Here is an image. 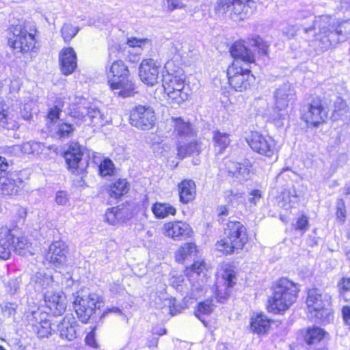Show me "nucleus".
Masks as SVG:
<instances>
[{
    "label": "nucleus",
    "mask_w": 350,
    "mask_h": 350,
    "mask_svg": "<svg viewBox=\"0 0 350 350\" xmlns=\"http://www.w3.org/2000/svg\"><path fill=\"white\" fill-rule=\"evenodd\" d=\"M314 28L319 29L315 36L316 40L319 42V46L323 50L350 37V19L336 26L334 18L327 15L321 16L315 19Z\"/></svg>",
    "instance_id": "f257e3e1"
},
{
    "label": "nucleus",
    "mask_w": 350,
    "mask_h": 350,
    "mask_svg": "<svg viewBox=\"0 0 350 350\" xmlns=\"http://www.w3.org/2000/svg\"><path fill=\"white\" fill-rule=\"evenodd\" d=\"M334 319L332 296L317 288L308 291V320L326 324Z\"/></svg>",
    "instance_id": "f03ea898"
},
{
    "label": "nucleus",
    "mask_w": 350,
    "mask_h": 350,
    "mask_svg": "<svg viewBox=\"0 0 350 350\" xmlns=\"http://www.w3.org/2000/svg\"><path fill=\"white\" fill-rule=\"evenodd\" d=\"M16 230L7 227L0 228V258L8 259L12 251L22 255L33 254L32 244L26 237H16Z\"/></svg>",
    "instance_id": "7ed1b4c3"
},
{
    "label": "nucleus",
    "mask_w": 350,
    "mask_h": 350,
    "mask_svg": "<svg viewBox=\"0 0 350 350\" xmlns=\"http://www.w3.org/2000/svg\"><path fill=\"white\" fill-rule=\"evenodd\" d=\"M299 289L287 278H281L275 288L273 296L269 299V311L278 314L288 309L296 301Z\"/></svg>",
    "instance_id": "20e7f679"
},
{
    "label": "nucleus",
    "mask_w": 350,
    "mask_h": 350,
    "mask_svg": "<svg viewBox=\"0 0 350 350\" xmlns=\"http://www.w3.org/2000/svg\"><path fill=\"white\" fill-rule=\"evenodd\" d=\"M225 234L226 237L215 244L216 249L225 254H230L234 250L242 249L248 240L246 228L237 221L227 223Z\"/></svg>",
    "instance_id": "39448f33"
},
{
    "label": "nucleus",
    "mask_w": 350,
    "mask_h": 350,
    "mask_svg": "<svg viewBox=\"0 0 350 350\" xmlns=\"http://www.w3.org/2000/svg\"><path fill=\"white\" fill-rule=\"evenodd\" d=\"M36 30L28 29L22 25L10 28L8 33V45L14 54H25L31 52L36 45Z\"/></svg>",
    "instance_id": "423d86ee"
},
{
    "label": "nucleus",
    "mask_w": 350,
    "mask_h": 350,
    "mask_svg": "<svg viewBox=\"0 0 350 350\" xmlns=\"http://www.w3.org/2000/svg\"><path fill=\"white\" fill-rule=\"evenodd\" d=\"M29 309L25 312L27 325L31 327L39 338H48L51 335V323L47 312L40 310L33 301H27Z\"/></svg>",
    "instance_id": "0eeeda50"
},
{
    "label": "nucleus",
    "mask_w": 350,
    "mask_h": 350,
    "mask_svg": "<svg viewBox=\"0 0 350 350\" xmlns=\"http://www.w3.org/2000/svg\"><path fill=\"white\" fill-rule=\"evenodd\" d=\"M251 0H217L215 6L217 12L225 14L234 21H243L253 10Z\"/></svg>",
    "instance_id": "6e6552de"
},
{
    "label": "nucleus",
    "mask_w": 350,
    "mask_h": 350,
    "mask_svg": "<svg viewBox=\"0 0 350 350\" xmlns=\"http://www.w3.org/2000/svg\"><path fill=\"white\" fill-rule=\"evenodd\" d=\"M103 302L101 296L92 293L84 297L77 296L73 301V306L78 319L83 323H87L96 309L101 307Z\"/></svg>",
    "instance_id": "1a4fd4ad"
},
{
    "label": "nucleus",
    "mask_w": 350,
    "mask_h": 350,
    "mask_svg": "<svg viewBox=\"0 0 350 350\" xmlns=\"http://www.w3.org/2000/svg\"><path fill=\"white\" fill-rule=\"evenodd\" d=\"M227 76L230 85L239 92L245 90L254 80L250 68L239 65L238 62H233L228 67Z\"/></svg>",
    "instance_id": "9d476101"
},
{
    "label": "nucleus",
    "mask_w": 350,
    "mask_h": 350,
    "mask_svg": "<svg viewBox=\"0 0 350 350\" xmlns=\"http://www.w3.org/2000/svg\"><path fill=\"white\" fill-rule=\"evenodd\" d=\"M274 109L278 113V118L285 115V111L295 99V91L293 85L284 82L279 85L273 92Z\"/></svg>",
    "instance_id": "9b49d317"
},
{
    "label": "nucleus",
    "mask_w": 350,
    "mask_h": 350,
    "mask_svg": "<svg viewBox=\"0 0 350 350\" xmlns=\"http://www.w3.org/2000/svg\"><path fill=\"white\" fill-rule=\"evenodd\" d=\"M156 120L155 113L150 107L138 105L131 110L130 124L141 130H149L153 127Z\"/></svg>",
    "instance_id": "f8f14e48"
},
{
    "label": "nucleus",
    "mask_w": 350,
    "mask_h": 350,
    "mask_svg": "<svg viewBox=\"0 0 350 350\" xmlns=\"http://www.w3.org/2000/svg\"><path fill=\"white\" fill-rule=\"evenodd\" d=\"M247 142L250 148L260 154L271 157L274 153L275 144L273 140L258 132H252L247 139Z\"/></svg>",
    "instance_id": "ddd939ff"
},
{
    "label": "nucleus",
    "mask_w": 350,
    "mask_h": 350,
    "mask_svg": "<svg viewBox=\"0 0 350 350\" xmlns=\"http://www.w3.org/2000/svg\"><path fill=\"white\" fill-rule=\"evenodd\" d=\"M62 338L72 341L79 336L81 329L72 314H66L57 325Z\"/></svg>",
    "instance_id": "4468645a"
},
{
    "label": "nucleus",
    "mask_w": 350,
    "mask_h": 350,
    "mask_svg": "<svg viewBox=\"0 0 350 350\" xmlns=\"http://www.w3.org/2000/svg\"><path fill=\"white\" fill-rule=\"evenodd\" d=\"M159 67L152 59H144L139 68V76L141 81L149 85L153 86L158 83Z\"/></svg>",
    "instance_id": "2eb2a0df"
},
{
    "label": "nucleus",
    "mask_w": 350,
    "mask_h": 350,
    "mask_svg": "<svg viewBox=\"0 0 350 350\" xmlns=\"http://www.w3.org/2000/svg\"><path fill=\"white\" fill-rule=\"evenodd\" d=\"M230 53L234 59V62H238L241 66H248L255 61L253 53L245 46L244 40L235 42L230 47Z\"/></svg>",
    "instance_id": "dca6fc26"
},
{
    "label": "nucleus",
    "mask_w": 350,
    "mask_h": 350,
    "mask_svg": "<svg viewBox=\"0 0 350 350\" xmlns=\"http://www.w3.org/2000/svg\"><path fill=\"white\" fill-rule=\"evenodd\" d=\"M44 301L46 306L54 315L62 314L67 307L65 294L61 291H47L44 293Z\"/></svg>",
    "instance_id": "f3484780"
},
{
    "label": "nucleus",
    "mask_w": 350,
    "mask_h": 350,
    "mask_svg": "<svg viewBox=\"0 0 350 350\" xmlns=\"http://www.w3.org/2000/svg\"><path fill=\"white\" fill-rule=\"evenodd\" d=\"M236 283L234 270L226 269L221 274V278L217 282L216 295L218 301L223 302L230 294V288Z\"/></svg>",
    "instance_id": "a211bd4d"
},
{
    "label": "nucleus",
    "mask_w": 350,
    "mask_h": 350,
    "mask_svg": "<svg viewBox=\"0 0 350 350\" xmlns=\"http://www.w3.org/2000/svg\"><path fill=\"white\" fill-rule=\"evenodd\" d=\"M23 187V181L16 172L0 177V189L3 195H17Z\"/></svg>",
    "instance_id": "6ab92c4d"
},
{
    "label": "nucleus",
    "mask_w": 350,
    "mask_h": 350,
    "mask_svg": "<svg viewBox=\"0 0 350 350\" xmlns=\"http://www.w3.org/2000/svg\"><path fill=\"white\" fill-rule=\"evenodd\" d=\"M78 117L87 118L94 126H103L105 120L98 107L90 103L83 102L78 107Z\"/></svg>",
    "instance_id": "aec40b11"
},
{
    "label": "nucleus",
    "mask_w": 350,
    "mask_h": 350,
    "mask_svg": "<svg viewBox=\"0 0 350 350\" xmlns=\"http://www.w3.org/2000/svg\"><path fill=\"white\" fill-rule=\"evenodd\" d=\"M164 234L174 240L185 239L192 232L189 225L183 221L168 222L164 225Z\"/></svg>",
    "instance_id": "412c9836"
},
{
    "label": "nucleus",
    "mask_w": 350,
    "mask_h": 350,
    "mask_svg": "<svg viewBox=\"0 0 350 350\" xmlns=\"http://www.w3.org/2000/svg\"><path fill=\"white\" fill-rule=\"evenodd\" d=\"M308 113L310 116H308V123L310 122L313 126H317L327 118L328 111L327 107L317 97L310 103Z\"/></svg>",
    "instance_id": "4be33fe9"
},
{
    "label": "nucleus",
    "mask_w": 350,
    "mask_h": 350,
    "mask_svg": "<svg viewBox=\"0 0 350 350\" xmlns=\"http://www.w3.org/2000/svg\"><path fill=\"white\" fill-rule=\"evenodd\" d=\"M67 250L65 244L61 241H55L49 246L46 258L54 266L64 265L66 261Z\"/></svg>",
    "instance_id": "5701e85b"
},
{
    "label": "nucleus",
    "mask_w": 350,
    "mask_h": 350,
    "mask_svg": "<svg viewBox=\"0 0 350 350\" xmlns=\"http://www.w3.org/2000/svg\"><path fill=\"white\" fill-rule=\"evenodd\" d=\"M82 156L81 147L78 144L70 146L64 154L66 162L68 166V169L72 172L79 170L82 171L85 167L82 164Z\"/></svg>",
    "instance_id": "b1692460"
},
{
    "label": "nucleus",
    "mask_w": 350,
    "mask_h": 350,
    "mask_svg": "<svg viewBox=\"0 0 350 350\" xmlns=\"http://www.w3.org/2000/svg\"><path fill=\"white\" fill-rule=\"evenodd\" d=\"M110 88L115 94L122 98L133 96L135 94V86L132 81L126 78L109 80Z\"/></svg>",
    "instance_id": "393cba45"
},
{
    "label": "nucleus",
    "mask_w": 350,
    "mask_h": 350,
    "mask_svg": "<svg viewBox=\"0 0 350 350\" xmlns=\"http://www.w3.org/2000/svg\"><path fill=\"white\" fill-rule=\"evenodd\" d=\"M59 61L62 72L70 75L77 67V55L72 48H66L59 53Z\"/></svg>",
    "instance_id": "a878e982"
},
{
    "label": "nucleus",
    "mask_w": 350,
    "mask_h": 350,
    "mask_svg": "<svg viewBox=\"0 0 350 350\" xmlns=\"http://www.w3.org/2000/svg\"><path fill=\"white\" fill-rule=\"evenodd\" d=\"M226 167L228 174L238 180L242 181L250 178V169L248 162L240 163L232 161H228L226 163Z\"/></svg>",
    "instance_id": "bb28decb"
},
{
    "label": "nucleus",
    "mask_w": 350,
    "mask_h": 350,
    "mask_svg": "<svg viewBox=\"0 0 350 350\" xmlns=\"http://www.w3.org/2000/svg\"><path fill=\"white\" fill-rule=\"evenodd\" d=\"M178 187L181 202L187 204L195 198L196 189V184L193 180H184L178 184Z\"/></svg>",
    "instance_id": "cd10ccee"
},
{
    "label": "nucleus",
    "mask_w": 350,
    "mask_h": 350,
    "mask_svg": "<svg viewBox=\"0 0 350 350\" xmlns=\"http://www.w3.org/2000/svg\"><path fill=\"white\" fill-rule=\"evenodd\" d=\"M271 327L269 319L262 314L254 315L250 319V331L254 334H267Z\"/></svg>",
    "instance_id": "c85d7f7f"
},
{
    "label": "nucleus",
    "mask_w": 350,
    "mask_h": 350,
    "mask_svg": "<svg viewBox=\"0 0 350 350\" xmlns=\"http://www.w3.org/2000/svg\"><path fill=\"white\" fill-rule=\"evenodd\" d=\"M162 81L164 92H170L173 90H181L185 88L184 81L180 77L173 75L168 72L163 75Z\"/></svg>",
    "instance_id": "c756f323"
},
{
    "label": "nucleus",
    "mask_w": 350,
    "mask_h": 350,
    "mask_svg": "<svg viewBox=\"0 0 350 350\" xmlns=\"http://www.w3.org/2000/svg\"><path fill=\"white\" fill-rule=\"evenodd\" d=\"M177 136L186 137L193 135V129L189 122H185L180 118H172L170 120Z\"/></svg>",
    "instance_id": "7c9ffc66"
},
{
    "label": "nucleus",
    "mask_w": 350,
    "mask_h": 350,
    "mask_svg": "<svg viewBox=\"0 0 350 350\" xmlns=\"http://www.w3.org/2000/svg\"><path fill=\"white\" fill-rule=\"evenodd\" d=\"M31 282L36 291H42L53 285V280L49 274L37 272L31 277Z\"/></svg>",
    "instance_id": "2f4dec72"
},
{
    "label": "nucleus",
    "mask_w": 350,
    "mask_h": 350,
    "mask_svg": "<svg viewBox=\"0 0 350 350\" xmlns=\"http://www.w3.org/2000/svg\"><path fill=\"white\" fill-rule=\"evenodd\" d=\"M125 211L119 206L109 208L105 213V220L109 224L116 225L124 221Z\"/></svg>",
    "instance_id": "473e14b6"
},
{
    "label": "nucleus",
    "mask_w": 350,
    "mask_h": 350,
    "mask_svg": "<svg viewBox=\"0 0 350 350\" xmlns=\"http://www.w3.org/2000/svg\"><path fill=\"white\" fill-rule=\"evenodd\" d=\"M109 72L113 76L112 79H116V81L126 78L129 75L128 67L122 60L114 61L110 67Z\"/></svg>",
    "instance_id": "72a5a7b5"
},
{
    "label": "nucleus",
    "mask_w": 350,
    "mask_h": 350,
    "mask_svg": "<svg viewBox=\"0 0 350 350\" xmlns=\"http://www.w3.org/2000/svg\"><path fill=\"white\" fill-rule=\"evenodd\" d=\"M152 211L157 218H164L168 215H174L176 210L171 204L167 203H155L152 207Z\"/></svg>",
    "instance_id": "f704fd0d"
},
{
    "label": "nucleus",
    "mask_w": 350,
    "mask_h": 350,
    "mask_svg": "<svg viewBox=\"0 0 350 350\" xmlns=\"http://www.w3.org/2000/svg\"><path fill=\"white\" fill-rule=\"evenodd\" d=\"M213 143L215 150L217 153H221L230 144L229 135L226 133L215 131L213 133Z\"/></svg>",
    "instance_id": "c9c22d12"
},
{
    "label": "nucleus",
    "mask_w": 350,
    "mask_h": 350,
    "mask_svg": "<svg viewBox=\"0 0 350 350\" xmlns=\"http://www.w3.org/2000/svg\"><path fill=\"white\" fill-rule=\"evenodd\" d=\"M129 184L126 179H118L112 183L109 191V196L113 198H118L129 191Z\"/></svg>",
    "instance_id": "e433bc0d"
},
{
    "label": "nucleus",
    "mask_w": 350,
    "mask_h": 350,
    "mask_svg": "<svg viewBox=\"0 0 350 350\" xmlns=\"http://www.w3.org/2000/svg\"><path fill=\"white\" fill-rule=\"evenodd\" d=\"M177 150L179 157L183 159L191 154H198L201 151V145L196 142H193L185 146H178Z\"/></svg>",
    "instance_id": "4c0bfd02"
},
{
    "label": "nucleus",
    "mask_w": 350,
    "mask_h": 350,
    "mask_svg": "<svg viewBox=\"0 0 350 350\" xmlns=\"http://www.w3.org/2000/svg\"><path fill=\"white\" fill-rule=\"evenodd\" d=\"M213 310V305L211 301L206 300V301L201 302L198 304V308L195 312L196 317H198L204 325H206V321L202 319V315L210 314Z\"/></svg>",
    "instance_id": "58836bf2"
},
{
    "label": "nucleus",
    "mask_w": 350,
    "mask_h": 350,
    "mask_svg": "<svg viewBox=\"0 0 350 350\" xmlns=\"http://www.w3.org/2000/svg\"><path fill=\"white\" fill-rule=\"evenodd\" d=\"M167 96V99L172 104H180L186 100L189 95L185 92L184 89L181 90H173L170 92H165Z\"/></svg>",
    "instance_id": "ea45409f"
},
{
    "label": "nucleus",
    "mask_w": 350,
    "mask_h": 350,
    "mask_svg": "<svg viewBox=\"0 0 350 350\" xmlns=\"http://www.w3.org/2000/svg\"><path fill=\"white\" fill-rule=\"evenodd\" d=\"M340 297L346 302L350 301V278H342L338 283Z\"/></svg>",
    "instance_id": "a19ab883"
},
{
    "label": "nucleus",
    "mask_w": 350,
    "mask_h": 350,
    "mask_svg": "<svg viewBox=\"0 0 350 350\" xmlns=\"http://www.w3.org/2000/svg\"><path fill=\"white\" fill-rule=\"evenodd\" d=\"M348 111V107L345 100L338 97L334 104V110L332 118L336 120Z\"/></svg>",
    "instance_id": "79ce46f5"
},
{
    "label": "nucleus",
    "mask_w": 350,
    "mask_h": 350,
    "mask_svg": "<svg viewBox=\"0 0 350 350\" xmlns=\"http://www.w3.org/2000/svg\"><path fill=\"white\" fill-rule=\"evenodd\" d=\"M196 252V245L192 243H187L184 244L178 251L176 255V260L178 262L183 261L188 256Z\"/></svg>",
    "instance_id": "37998d69"
},
{
    "label": "nucleus",
    "mask_w": 350,
    "mask_h": 350,
    "mask_svg": "<svg viewBox=\"0 0 350 350\" xmlns=\"http://www.w3.org/2000/svg\"><path fill=\"white\" fill-rule=\"evenodd\" d=\"M325 335V331L320 327H313L312 329H308V345L320 342Z\"/></svg>",
    "instance_id": "c03bdc74"
},
{
    "label": "nucleus",
    "mask_w": 350,
    "mask_h": 350,
    "mask_svg": "<svg viewBox=\"0 0 350 350\" xmlns=\"http://www.w3.org/2000/svg\"><path fill=\"white\" fill-rule=\"evenodd\" d=\"M75 130V127L73 124L64 122L58 124L55 133L60 139H65L68 138Z\"/></svg>",
    "instance_id": "a18cd8bd"
},
{
    "label": "nucleus",
    "mask_w": 350,
    "mask_h": 350,
    "mask_svg": "<svg viewBox=\"0 0 350 350\" xmlns=\"http://www.w3.org/2000/svg\"><path fill=\"white\" fill-rule=\"evenodd\" d=\"M250 44L256 47L260 54L267 55L268 53L269 45L258 36H254L250 40Z\"/></svg>",
    "instance_id": "49530a36"
},
{
    "label": "nucleus",
    "mask_w": 350,
    "mask_h": 350,
    "mask_svg": "<svg viewBox=\"0 0 350 350\" xmlns=\"http://www.w3.org/2000/svg\"><path fill=\"white\" fill-rule=\"evenodd\" d=\"M79 29L70 24H64L61 29L62 37L65 42H69L76 36Z\"/></svg>",
    "instance_id": "de8ad7c7"
},
{
    "label": "nucleus",
    "mask_w": 350,
    "mask_h": 350,
    "mask_svg": "<svg viewBox=\"0 0 350 350\" xmlns=\"http://www.w3.org/2000/svg\"><path fill=\"white\" fill-rule=\"evenodd\" d=\"M100 174L102 176L111 175L114 171V165L109 159H105L99 166Z\"/></svg>",
    "instance_id": "09e8293b"
},
{
    "label": "nucleus",
    "mask_w": 350,
    "mask_h": 350,
    "mask_svg": "<svg viewBox=\"0 0 350 350\" xmlns=\"http://www.w3.org/2000/svg\"><path fill=\"white\" fill-rule=\"evenodd\" d=\"M1 308L4 315L10 317L14 315L17 305L15 303L4 302L1 305Z\"/></svg>",
    "instance_id": "8fccbe9b"
},
{
    "label": "nucleus",
    "mask_w": 350,
    "mask_h": 350,
    "mask_svg": "<svg viewBox=\"0 0 350 350\" xmlns=\"http://www.w3.org/2000/svg\"><path fill=\"white\" fill-rule=\"evenodd\" d=\"M206 270V264L204 261H196L191 265V271L193 274H196L197 275H191V277L195 278L196 276H200L202 273H204Z\"/></svg>",
    "instance_id": "3c124183"
},
{
    "label": "nucleus",
    "mask_w": 350,
    "mask_h": 350,
    "mask_svg": "<svg viewBox=\"0 0 350 350\" xmlns=\"http://www.w3.org/2000/svg\"><path fill=\"white\" fill-rule=\"evenodd\" d=\"M336 217L340 221H344L346 217L345 202L342 200H338L336 203Z\"/></svg>",
    "instance_id": "603ef678"
},
{
    "label": "nucleus",
    "mask_w": 350,
    "mask_h": 350,
    "mask_svg": "<svg viewBox=\"0 0 350 350\" xmlns=\"http://www.w3.org/2000/svg\"><path fill=\"white\" fill-rule=\"evenodd\" d=\"M150 40L147 38L138 39L136 38H130L127 40V44L131 47H143L146 44H149Z\"/></svg>",
    "instance_id": "864d4df0"
},
{
    "label": "nucleus",
    "mask_w": 350,
    "mask_h": 350,
    "mask_svg": "<svg viewBox=\"0 0 350 350\" xmlns=\"http://www.w3.org/2000/svg\"><path fill=\"white\" fill-rule=\"evenodd\" d=\"M95 329L96 327H93L92 330L87 334L85 341L86 345H89L91 347L96 349L98 347V344L95 338Z\"/></svg>",
    "instance_id": "5fc2aeb1"
},
{
    "label": "nucleus",
    "mask_w": 350,
    "mask_h": 350,
    "mask_svg": "<svg viewBox=\"0 0 350 350\" xmlns=\"http://www.w3.org/2000/svg\"><path fill=\"white\" fill-rule=\"evenodd\" d=\"M55 202L58 205L65 206L68 203V197L66 192L59 191L55 195Z\"/></svg>",
    "instance_id": "6e6d98bb"
},
{
    "label": "nucleus",
    "mask_w": 350,
    "mask_h": 350,
    "mask_svg": "<svg viewBox=\"0 0 350 350\" xmlns=\"http://www.w3.org/2000/svg\"><path fill=\"white\" fill-rule=\"evenodd\" d=\"M262 198V192L261 191L258 189H254L251 191L250 193V197L248 198V201L256 205L259 200Z\"/></svg>",
    "instance_id": "4d7b16f0"
},
{
    "label": "nucleus",
    "mask_w": 350,
    "mask_h": 350,
    "mask_svg": "<svg viewBox=\"0 0 350 350\" xmlns=\"http://www.w3.org/2000/svg\"><path fill=\"white\" fill-rule=\"evenodd\" d=\"M7 291L10 293H15L19 288V282L17 279L9 280L5 284Z\"/></svg>",
    "instance_id": "13d9d810"
},
{
    "label": "nucleus",
    "mask_w": 350,
    "mask_h": 350,
    "mask_svg": "<svg viewBox=\"0 0 350 350\" xmlns=\"http://www.w3.org/2000/svg\"><path fill=\"white\" fill-rule=\"evenodd\" d=\"M61 112V109L55 106L52 107L48 113V118L50 119L52 122L57 120L59 119V113Z\"/></svg>",
    "instance_id": "bf43d9fd"
},
{
    "label": "nucleus",
    "mask_w": 350,
    "mask_h": 350,
    "mask_svg": "<svg viewBox=\"0 0 350 350\" xmlns=\"http://www.w3.org/2000/svg\"><path fill=\"white\" fill-rule=\"evenodd\" d=\"M203 289L202 286L200 284H198V285L193 284L192 288H191V297L197 299L198 297H200L202 294Z\"/></svg>",
    "instance_id": "052dcab7"
},
{
    "label": "nucleus",
    "mask_w": 350,
    "mask_h": 350,
    "mask_svg": "<svg viewBox=\"0 0 350 350\" xmlns=\"http://www.w3.org/2000/svg\"><path fill=\"white\" fill-rule=\"evenodd\" d=\"M242 198V193L237 192L234 193L232 191H227L226 192V198L229 203H233V200H238Z\"/></svg>",
    "instance_id": "680f3d73"
},
{
    "label": "nucleus",
    "mask_w": 350,
    "mask_h": 350,
    "mask_svg": "<svg viewBox=\"0 0 350 350\" xmlns=\"http://www.w3.org/2000/svg\"><path fill=\"white\" fill-rule=\"evenodd\" d=\"M342 314L345 324L349 325L350 329V306H344L342 309Z\"/></svg>",
    "instance_id": "e2e57ef3"
},
{
    "label": "nucleus",
    "mask_w": 350,
    "mask_h": 350,
    "mask_svg": "<svg viewBox=\"0 0 350 350\" xmlns=\"http://www.w3.org/2000/svg\"><path fill=\"white\" fill-rule=\"evenodd\" d=\"M120 46L118 44H113L109 46V58L112 59L116 56V53L119 51Z\"/></svg>",
    "instance_id": "0e129e2a"
},
{
    "label": "nucleus",
    "mask_w": 350,
    "mask_h": 350,
    "mask_svg": "<svg viewBox=\"0 0 350 350\" xmlns=\"http://www.w3.org/2000/svg\"><path fill=\"white\" fill-rule=\"evenodd\" d=\"M5 159L0 157V177L5 176L10 172H7L8 164L5 163Z\"/></svg>",
    "instance_id": "69168bd1"
},
{
    "label": "nucleus",
    "mask_w": 350,
    "mask_h": 350,
    "mask_svg": "<svg viewBox=\"0 0 350 350\" xmlns=\"http://www.w3.org/2000/svg\"><path fill=\"white\" fill-rule=\"evenodd\" d=\"M167 7L170 10L183 7L179 0H167Z\"/></svg>",
    "instance_id": "338daca9"
},
{
    "label": "nucleus",
    "mask_w": 350,
    "mask_h": 350,
    "mask_svg": "<svg viewBox=\"0 0 350 350\" xmlns=\"http://www.w3.org/2000/svg\"><path fill=\"white\" fill-rule=\"evenodd\" d=\"M306 227V217L302 215L299 217L296 223V228L303 230H305Z\"/></svg>",
    "instance_id": "774afa93"
}]
</instances>
